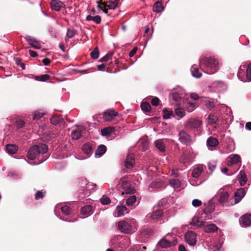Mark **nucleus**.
Segmentation results:
<instances>
[{"label":"nucleus","mask_w":251,"mask_h":251,"mask_svg":"<svg viewBox=\"0 0 251 251\" xmlns=\"http://www.w3.org/2000/svg\"><path fill=\"white\" fill-rule=\"evenodd\" d=\"M50 4L51 9L56 11H60V8L64 6V3L59 0H51Z\"/></svg>","instance_id":"obj_18"},{"label":"nucleus","mask_w":251,"mask_h":251,"mask_svg":"<svg viewBox=\"0 0 251 251\" xmlns=\"http://www.w3.org/2000/svg\"><path fill=\"white\" fill-rule=\"evenodd\" d=\"M133 225L134 222H132V223H129L126 221L123 220L118 222V226L122 233L130 234L135 232Z\"/></svg>","instance_id":"obj_6"},{"label":"nucleus","mask_w":251,"mask_h":251,"mask_svg":"<svg viewBox=\"0 0 251 251\" xmlns=\"http://www.w3.org/2000/svg\"><path fill=\"white\" fill-rule=\"evenodd\" d=\"M25 39L28 42L30 47L32 48L39 50L41 49V45L40 42L30 36L25 37Z\"/></svg>","instance_id":"obj_14"},{"label":"nucleus","mask_w":251,"mask_h":251,"mask_svg":"<svg viewBox=\"0 0 251 251\" xmlns=\"http://www.w3.org/2000/svg\"><path fill=\"white\" fill-rule=\"evenodd\" d=\"M81 187L82 189L78 195L79 199H82L85 197H88L90 194L96 190V184H93L91 183H86V181L82 180Z\"/></svg>","instance_id":"obj_5"},{"label":"nucleus","mask_w":251,"mask_h":251,"mask_svg":"<svg viewBox=\"0 0 251 251\" xmlns=\"http://www.w3.org/2000/svg\"><path fill=\"white\" fill-rule=\"evenodd\" d=\"M246 194L245 188H241L238 189L234 193V199H230L229 202L231 205H235L239 203L244 198Z\"/></svg>","instance_id":"obj_10"},{"label":"nucleus","mask_w":251,"mask_h":251,"mask_svg":"<svg viewBox=\"0 0 251 251\" xmlns=\"http://www.w3.org/2000/svg\"><path fill=\"white\" fill-rule=\"evenodd\" d=\"M61 118L58 115H53L50 118V123L54 125L59 124L61 121Z\"/></svg>","instance_id":"obj_40"},{"label":"nucleus","mask_w":251,"mask_h":251,"mask_svg":"<svg viewBox=\"0 0 251 251\" xmlns=\"http://www.w3.org/2000/svg\"><path fill=\"white\" fill-rule=\"evenodd\" d=\"M97 8L100 10H102V11L106 14H108V10L105 7L104 8H103V7L100 5V3H99V1H97Z\"/></svg>","instance_id":"obj_59"},{"label":"nucleus","mask_w":251,"mask_h":251,"mask_svg":"<svg viewBox=\"0 0 251 251\" xmlns=\"http://www.w3.org/2000/svg\"><path fill=\"white\" fill-rule=\"evenodd\" d=\"M117 115V113L113 110L107 111L103 114V119L105 121H112Z\"/></svg>","instance_id":"obj_19"},{"label":"nucleus","mask_w":251,"mask_h":251,"mask_svg":"<svg viewBox=\"0 0 251 251\" xmlns=\"http://www.w3.org/2000/svg\"><path fill=\"white\" fill-rule=\"evenodd\" d=\"M142 110L145 112H149L151 110V106L149 103L147 102H143L141 105Z\"/></svg>","instance_id":"obj_44"},{"label":"nucleus","mask_w":251,"mask_h":251,"mask_svg":"<svg viewBox=\"0 0 251 251\" xmlns=\"http://www.w3.org/2000/svg\"><path fill=\"white\" fill-rule=\"evenodd\" d=\"M106 151V147L103 145H99L95 151L96 157H101Z\"/></svg>","instance_id":"obj_23"},{"label":"nucleus","mask_w":251,"mask_h":251,"mask_svg":"<svg viewBox=\"0 0 251 251\" xmlns=\"http://www.w3.org/2000/svg\"><path fill=\"white\" fill-rule=\"evenodd\" d=\"M245 78L246 79V81H251V62L248 66Z\"/></svg>","instance_id":"obj_45"},{"label":"nucleus","mask_w":251,"mask_h":251,"mask_svg":"<svg viewBox=\"0 0 251 251\" xmlns=\"http://www.w3.org/2000/svg\"><path fill=\"white\" fill-rule=\"evenodd\" d=\"M175 111L176 115L180 118L184 117L185 115V111L183 109L181 108L178 105H177L176 107L175 108Z\"/></svg>","instance_id":"obj_36"},{"label":"nucleus","mask_w":251,"mask_h":251,"mask_svg":"<svg viewBox=\"0 0 251 251\" xmlns=\"http://www.w3.org/2000/svg\"><path fill=\"white\" fill-rule=\"evenodd\" d=\"M186 242L191 246H194L197 243V234L193 231H188L185 235Z\"/></svg>","instance_id":"obj_11"},{"label":"nucleus","mask_w":251,"mask_h":251,"mask_svg":"<svg viewBox=\"0 0 251 251\" xmlns=\"http://www.w3.org/2000/svg\"><path fill=\"white\" fill-rule=\"evenodd\" d=\"M83 152L87 155L91 153L92 146L90 143H85L82 147Z\"/></svg>","instance_id":"obj_38"},{"label":"nucleus","mask_w":251,"mask_h":251,"mask_svg":"<svg viewBox=\"0 0 251 251\" xmlns=\"http://www.w3.org/2000/svg\"><path fill=\"white\" fill-rule=\"evenodd\" d=\"M222 111L224 112H225L226 115L231 113V110L228 106L225 105L224 104L222 105Z\"/></svg>","instance_id":"obj_57"},{"label":"nucleus","mask_w":251,"mask_h":251,"mask_svg":"<svg viewBox=\"0 0 251 251\" xmlns=\"http://www.w3.org/2000/svg\"><path fill=\"white\" fill-rule=\"evenodd\" d=\"M91 56L94 59H97L99 57V52L97 48H96L91 52Z\"/></svg>","instance_id":"obj_53"},{"label":"nucleus","mask_w":251,"mask_h":251,"mask_svg":"<svg viewBox=\"0 0 251 251\" xmlns=\"http://www.w3.org/2000/svg\"><path fill=\"white\" fill-rule=\"evenodd\" d=\"M109 4L107 5V8L110 10H114L115 9L118 5L119 2L117 1V0H113L112 1H109Z\"/></svg>","instance_id":"obj_47"},{"label":"nucleus","mask_w":251,"mask_h":251,"mask_svg":"<svg viewBox=\"0 0 251 251\" xmlns=\"http://www.w3.org/2000/svg\"><path fill=\"white\" fill-rule=\"evenodd\" d=\"M152 10L154 12L159 13L163 10V7L160 1L155 2L152 7Z\"/></svg>","instance_id":"obj_35"},{"label":"nucleus","mask_w":251,"mask_h":251,"mask_svg":"<svg viewBox=\"0 0 251 251\" xmlns=\"http://www.w3.org/2000/svg\"><path fill=\"white\" fill-rule=\"evenodd\" d=\"M114 128L113 127H107L101 129L100 133L102 136L106 137L109 139L111 136V134L113 132Z\"/></svg>","instance_id":"obj_22"},{"label":"nucleus","mask_w":251,"mask_h":251,"mask_svg":"<svg viewBox=\"0 0 251 251\" xmlns=\"http://www.w3.org/2000/svg\"><path fill=\"white\" fill-rule=\"evenodd\" d=\"M204 216H206V213L205 212H203L201 213L200 217H194L191 222V224L196 227H200L204 225V222L202 221V218Z\"/></svg>","instance_id":"obj_12"},{"label":"nucleus","mask_w":251,"mask_h":251,"mask_svg":"<svg viewBox=\"0 0 251 251\" xmlns=\"http://www.w3.org/2000/svg\"><path fill=\"white\" fill-rule=\"evenodd\" d=\"M179 141L184 145L189 146L192 144L191 136L184 130H180L178 134Z\"/></svg>","instance_id":"obj_9"},{"label":"nucleus","mask_w":251,"mask_h":251,"mask_svg":"<svg viewBox=\"0 0 251 251\" xmlns=\"http://www.w3.org/2000/svg\"><path fill=\"white\" fill-rule=\"evenodd\" d=\"M93 210V207L90 205H87L81 209V213L83 215H89Z\"/></svg>","instance_id":"obj_34"},{"label":"nucleus","mask_w":251,"mask_h":251,"mask_svg":"<svg viewBox=\"0 0 251 251\" xmlns=\"http://www.w3.org/2000/svg\"><path fill=\"white\" fill-rule=\"evenodd\" d=\"M185 129L192 131L195 134L200 135L202 130V121L196 118H190L184 124Z\"/></svg>","instance_id":"obj_4"},{"label":"nucleus","mask_w":251,"mask_h":251,"mask_svg":"<svg viewBox=\"0 0 251 251\" xmlns=\"http://www.w3.org/2000/svg\"><path fill=\"white\" fill-rule=\"evenodd\" d=\"M42 62L45 66H48L50 63V60L48 58H45L42 60Z\"/></svg>","instance_id":"obj_62"},{"label":"nucleus","mask_w":251,"mask_h":251,"mask_svg":"<svg viewBox=\"0 0 251 251\" xmlns=\"http://www.w3.org/2000/svg\"><path fill=\"white\" fill-rule=\"evenodd\" d=\"M192 75L196 78H199L201 76V73L199 72L197 65H194L191 68Z\"/></svg>","instance_id":"obj_29"},{"label":"nucleus","mask_w":251,"mask_h":251,"mask_svg":"<svg viewBox=\"0 0 251 251\" xmlns=\"http://www.w3.org/2000/svg\"><path fill=\"white\" fill-rule=\"evenodd\" d=\"M187 105H188L189 107H190L191 109H190V111L191 112L194 110V109L195 107V103H194L191 102H188L187 103Z\"/></svg>","instance_id":"obj_64"},{"label":"nucleus","mask_w":251,"mask_h":251,"mask_svg":"<svg viewBox=\"0 0 251 251\" xmlns=\"http://www.w3.org/2000/svg\"><path fill=\"white\" fill-rule=\"evenodd\" d=\"M238 181L241 186H244L247 181V178L245 173L243 171H241L238 176Z\"/></svg>","instance_id":"obj_27"},{"label":"nucleus","mask_w":251,"mask_h":251,"mask_svg":"<svg viewBox=\"0 0 251 251\" xmlns=\"http://www.w3.org/2000/svg\"><path fill=\"white\" fill-rule=\"evenodd\" d=\"M25 125V123L23 120H19L17 121L16 126L17 128H22Z\"/></svg>","instance_id":"obj_60"},{"label":"nucleus","mask_w":251,"mask_h":251,"mask_svg":"<svg viewBox=\"0 0 251 251\" xmlns=\"http://www.w3.org/2000/svg\"><path fill=\"white\" fill-rule=\"evenodd\" d=\"M158 244L162 248H168L171 247L173 245L172 242L168 241L164 238L162 239Z\"/></svg>","instance_id":"obj_31"},{"label":"nucleus","mask_w":251,"mask_h":251,"mask_svg":"<svg viewBox=\"0 0 251 251\" xmlns=\"http://www.w3.org/2000/svg\"><path fill=\"white\" fill-rule=\"evenodd\" d=\"M100 202L103 205H107L110 203L111 201L109 197L104 195L100 199Z\"/></svg>","instance_id":"obj_48"},{"label":"nucleus","mask_w":251,"mask_h":251,"mask_svg":"<svg viewBox=\"0 0 251 251\" xmlns=\"http://www.w3.org/2000/svg\"><path fill=\"white\" fill-rule=\"evenodd\" d=\"M218 117L214 114H210L208 117V123L210 125L215 124L218 121Z\"/></svg>","instance_id":"obj_42"},{"label":"nucleus","mask_w":251,"mask_h":251,"mask_svg":"<svg viewBox=\"0 0 251 251\" xmlns=\"http://www.w3.org/2000/svg\"><path fill=\"white\" fill-rule=\"evenodd\" d=\"M44 115V113L42 111H37L34 113V117L33 119L34 120H38L43 117Z\"/></svg>","instance_id":"obj_50"},{"label":"nucleus","mask_w":251,"mask_h":251,"mask_svg":"<svg viewBox=\"0 0 251 251\" xmlns=\"http://www.w3.org/2000/svg\"><path fill=\"white\" fill-rule=\"evenodd\" d=\"M218 196V201L220 203L227 202L229 197L228 192L225 188L219 190Z\"/></svg>","instance_id":"obj_13"},{"label":"nucleus","mask_w":251,"mask_h":251,"mask_svg":"<svg viewBox=\"0 0 251 251\" xmlns=\"http://www.w3.org/2000/svg\"><path fill=\"white\" fill-rule=\"evenodd\" d=\"M203 168L201 167H198L193 170L192 176L194 178L198 177L202 173Z\"/></svg>","instance_id":"obj_37"},{"label":"nucleus","mask_w":251,"mask_h":251,"mask_svg":"<svg viewBox=\"0 0 251 251\" xmlns=\"http://www.w3.org/2000/svg\"><path fill=\"white\" fill-rule=\"evenodd\" d=\"M46 192L43 191H38L35 195V199L38 200L44 197Z\"/></svg>","instance_id":"obj_52"},{"label":"nucleus","mask_w":251,"mask_h":251,"mask_svg":"<svg viewBox=\"0 0 251 251\" xmlns=\"http://www.w3.org/2000/svg\"><path fill=\"white\" fill-rule=\"evenodd\" d=\"M192 205L194 207H197L201 206L202 204V202L201 200L198 199H194L192 202Z\"/></svg>","instance_id":"obj_56"},{"label":"nucleus","mask_w":251,"mask_h":251,"mask_svg":"<svg viewBox=\"0 0 251 251\" xmlns=\"http://www.w3.org/2000/svg\"><path fill=\"white\" fill-rule=\"evenodd\" d=\"M50 76L49 75L45 74L40 75H36L34 76V79L39 81H46L49 80Z\"/></svg>","instance_id":"obj_39"},{"label":"nucleus","mask_w":251,"mask_h":251,"mask_svg":"<svg viewBox=\"0 0 251 251\" xmlns=\"http://www.w3.org/2000/svg\"><path fill=\"white\" fill-rule=\"evenodd\" d=\"M246 65H241L239 69L237 74V76L239 79L244 82H246V79L245 76L244 70L246 69Z\"/></svg>","instance_id":"obj_25"},{"label":"nucleus","mask_w":251,"mask_h":251,"mask_svg":"<svg viewBox=\"0 0 251 251\" xmlns=\"http://www.w3.org/2000/svg\"><path fill=\"white\" fill-rule=\"evenodd\" d=\"M218 227L214 224L207 225L203 227V230L206 233H213L218 230Z\"/></svg>","instance_id":"obj_24"},{"label":"nucleus","mask_w":251,"mask_h":251,"mask_svg":"<svg viewBox=\"0 0 251 251\" xmlns=\"http://www.w3.org/2000/svg\"><path fill=\"white\" fill-rule=\"evenodd\" d=\"M240 224L242 227H247L251 225V215L245 214L242 216L240 220Z\"/></svg>","instance_id":"obj_16"},{"label":"nucleus","mask_w":251,"mask_h":251,"mask_svg":"<svg viewBox=\"0 0 251 251\" xmlns=\"http://www.w3.org/2000/svg\"><path fill=\"white\" fill-rule=\"evenodd\" d=\"M61 211L62 213L65 214L66 216L69 215L71 212V209L68 206H62L61 208Z\"/></svg>","instance_id":"obj_54"},{"label":"nucleus","mask_w":251,"mask_h":251,"mask_svg":"<svg viewBox=\"0 0 251 251\" xmlns=\"http://www.w3.org/2000/svg\"><path fill=\"white\" fill-rule=\"evenodd\" d=\"M154 144L155 147L157 148L160 152H165V145L162 139H159L155 141Z\"/></svg>","instance_id":"obj_26"},{"label":"nucleus","mask_w":251,"mask_h":251,"mask_svg":"<svg viewBox=\"0 0 251 251\" xmlns=\"http://www.w3.org/2000/svg\"><path fill=\"white\" fill-rule=\"evenodd\" d=\"M48 147L45 144H39L31 147L27 152L29 159L35 160L33 165H38L46 161L49 157Z\"/></svg>","instance_id":"obj_1"},{"label":"nucleus","mask_w":251,"mask_h":251,"mask_svg":"<svg viewBox=\"0 0 251 251\" xmlns=\"http://www.w3.org/2000/svg\"><path fill=\"white\" fill-rule=\"evenodd\" d=\"M159 99L157 97H154L151 100V103L153 106H157L159 103Z\"/></svg>","instance_id":"obj_58"},{"label":"nucleus","mask_w":251,"mask_h":251,"mask_svg":"<svg viewBox=\"0 0 251 251\" xmlns=\"http://www.w3.org/2000/svg\"><path fill=\"white\" fill-rule=\"evenodd\" d=\"M205 102L207 108L209 110L213 109L215 106L214 100L213 99L206 100Z\"/></svg>","instance_id":"obj_43"},{"label":"nucleus","mask_w":251,"mask_h":251,"mask_svg":"<svg viewBox=\"0 0 251 251\" xmlns=\"http://www.w3.org/2000/svg\"><path fill=\"white\" fill-rule=\"evenodd\" d=\"M113 55V52H109L108 53H107L104 56L102 57L100 59V61L105 62V61H108L109 60H110L112 58Z\"/></svg>","instance_id":"obj_51"},{"label":"nucleus","mask_w":251,"mask_h":251,"mask_svg":"<svg viewBox=\"0 0 251 251\" xmlns=\"http://www.w3.org/2000/svg\"><path fill=\"white\" fill-rule=\"evenodd\" d=\"M75 34V30L68 28L66 33L67 36L69 38H72L74 37Z\"/></svg>","instance_id":"obj_55"},{"label":"nucleus","mask_w":251,"mask_h":251,"mask_svg":"<svg viewBox=\"0 0 251 251\" xmlns=\"http://www.w3.org/2000/svg\"><path fill=\"white\" fill-rule=\"evenodd\" d=\"M120 184L121 185L124 192L127 194H133L136 192V190L133 186H132L127 179L125 177H123L120 179Z\"/></svg>","instance_id":"obj_8"},{"label":"nucleus","mask_w":251,"mask_h":251,"mask_svg":"<svg viewBox=\"0 0 251 251\" xmlns=\"http://www.w3.org/2000/svg\"><path fill=\"white\" fill-rule=\"evenodd\" d=\"M184 93L182 89H180L178 92H174L172 94V99L176 102H179L184 96Z\"/></svg>","instance_id":"obj_20"},{"label":"nucleus","mask_w":251,"mask_h":251,"mask_svg":"<svg viewBox=\"0 0 251 251\" xmlns=\"http://www.w3.org/2000/svg\"><path fill=\"white\" fill-rule=\"evenodd\" d=\"M116 209L119 217L123 216L128 212L127 208L125 205L117 206Z\"/></svg>","instance_id":"obj_28"},{"label":"nucleus","mask_w":251,"mask_h":251,"mask_svg":"<svg viewBox=\"0 0 251 251\" xmlns=\"http://www.w3.org/2000/svg\"><path fill=\"white\" fill-rule=\"evenodd\" d=\"M134 164L135 159L133 155H127L125 161V166L127 169H131L133 167Z\"/></svg>","instance_id":"obj_21"},{"label":"nucleus","mask_w":251,"mask_h":251,"mask_svg":"<svg viewBox=\"0 0 251 251\" xmlns=\"http://www.w3.org/2000/svg\"><path fill=\"white\" fill-rule=\"evenodd\" d=\"M151 221L154 223L163 222V210L160 207H154L150 216Z\"/></svg>","instance_id":"obj_7"},{"label":"nucleus","mask_w":251,"mask_h":251,"mask_svg":"<svg viewBox=\"0 0 251 251\" xmlns=\"http://www.w3.org/2000/svg\"><path fill=\"white\" fill-rule=\"evenodd\" d=\"M137 50V48L136 47L134 48L129 53V56L131 57L134 56V55L136 53Z\"/></svg>","instance_id":"obj_63"},{"label":"nucleus","mask_w":251,"mask_h":251,"mask_svg":"<svg viewBox=\"0 0 251 251\" xmlns=\"http://www.w3.org/2000/svg\"><path fill=\"white\" fill-rule=\"evenodd\" d=\"M18 147L13 144H8L6 147V151L9 154H15L18 151Z\"/></svg>","instance_id":"obj_32"},{"label":"nucleus","mask_w":251,"mask_h":251,"mask_svg":"<svg viewBox=\"0 0 251 251\" xmlns=\"http://www.w3.org/2000/svg\"><path fill=\"white\" fill-rule=\"evenodd\" d=\"M170 185L174 188H178L181 185V182L177 179H171Z\"/></svg>","instance_id":"obj_41"},{"label":"nucleus","mask_w":251,"mask_h":251,"mask_svg":"<svg viewBox=\"0 0 251 251\" xmlns=\"http://www.w3.org/2000/svg\"><path fill=\"white\" fill-rule=\"evenodd\" d=\"M240 161V157L236 154L230 155L227 158V165L232 166L233 165L237 164Z\"/></svg>","instance_id":"obj_15"},{"label":"nucleus","mask_w":251,"mask_h":251,"mask_svg":"<svg viewBox=\"0 0 251 251\" xmlns=\"http://www.w3.org/2000/svg\"><path fill=\"white\" fill-rule=\"evenodd\" d=\"M200 67L203 71L209 75L218 72L221 63L218 58L213 56L203 57L200 60Z\"/></svg>","instance_id":"obj_2"},{"label":"nucleus","mask_w":251,"mask_h":251,"mask_svg":"<svg viewBox=\"0 0 251 251\" xmlns=\"http://www.w3.org/2000/svg\"><path fill=\"white\" fill-rule=\"evenodd\" d=\"M136 201L135 196H132L129 197L126 201V204L128 206L132 205Z\"/></svg>","instance_id":"obj_49"},{"label":"nucleus","mask_w":251,"mask_h":251,"mask_svg":"<svg viewBox=\"0 0 251 251\" xmlns=\"http://www.w3.org/2000/svg\"><path fill=\"white\" fill-rule=\"evenodd\" d=\"M130 244L129 237L121 235L112 236L109 241V245L119 251H124Z\"/></svg>","instance_id":"obj_3"},{"label":"nucleus","mask_w":251,"mask_h":251,"mask_svg":"<svg viewBox=\"0 0 251 251\" xmlns=\"http://www.w3.org/2000/svg\"><path fill=\"white\" fill-rule=\"evenodd\" d=\"M86 21H93L97 24H99L101 23V17L97 15L95 16H92L90 15H88L86 18Z\"/></svg>","instance_id":"obj_30"},{"label":"nucleus","mask_w":251,"mask_h":251,"mask_svg":"<svg viewBox=\"0 0 251 251\" xmlns=\"http://www.w3.org/2000/svg\"><path fill=\"white\" fill-rule=\"evenodd\" d=\"M186 156H187V153L183 152L181 157L180 158V161L183 163H185L187 161V159H186Z\"/></svg>","instance_id":"obj_61"},{"label":"nucleus","mask_w":251,"mask_h":251,"mask_svg":"<svg viewBox=\"0 0 251 251\" xmlns=\"http://www.w3.org/2000/svg\"><path fill=\"white\" fill-rule=\"evenodd\" d=\"M82 134V129L80 128L74 130L72 132V138L73 140H77L81 136Z\"/></svg>","instance_id":"obj_33"},{"label":"nucleus","mask_w":251,"mask_h":251,"mask_svg":"<svg viewBox=\"0 0 251 251\" xmlns=\"http://www.w3.org/2000/svg\"><path fill=\"white\" fill-rule=\"evenodd\" d=\"M163 115L162 116L164 119H169L173 115V112L172 111H169L166 108H164L163 110Z\"/></svg>","instance_id":"obj_46"},{"label":"nucleus","mask_w":251,"mask_h":251,"mask_svg":"<svg viewBox=\"0 0 251 251\" xmlns=\"http://www.w3.org/2000/svg\"><path fill=\"white\" fill-rule=\"evenodd\" d=\"M218 144V140L216 138L210 137L206 141V145L209 150H213Z\"/></svg>","instance_id":"obj_17"}]
</instances>
